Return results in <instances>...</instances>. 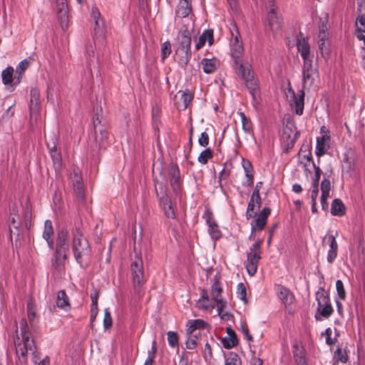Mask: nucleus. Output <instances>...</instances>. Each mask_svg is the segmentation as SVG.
<instances>
[{
    "instance_id": "obj_62",
    "label": "nucleus",
    "mask_w": 365,
    "mask_h": 365,
    "mask_svg": "<svg viewBox=\"0 0 365 365\" xmlns=\"http://www.w3.org/2000/svg\"><path fill=\"white\" fill-rule=\"evenodd\" d=\"M20 329L22 338H24V336H29V327L25 319H22L21 321L20 322Z\"/></svg>"
},
{
    "instance_id": "obj_33",
    "label": "nucleus",
    "mask_w": 365,
    "mask_h": 365,
    "mask_svg": "<svg viewBox=\"0 0 365 365\" xmlns=\"http://www.w3.org/2000/svg\"><path fill=\"white\" fill-rule=\"evenodd\" d=\"M22 344L26 348L28 351H30L33 356V361L34 363H37V360L39 359L36 353V346L35 345L34 339L30 340V337L24 336L22 338Z\"/></svg>"
},
{
    "instance_id": "obj_60",
    "label": "nucleus",
    "mask_w": 365,
    "mask_h": 365,
    "mask_svg": "<svg viewBox=\"0 0 365 365\" xmlns=\"http://www.w3.org/2000/svg\"><path fill=\"white\" fill-rule=\"evenodd\" d=\"M171 51L170 43L168 41L164 42L161 46L162 59L166 58L171 53Z\"/></svg>"
},
{
    "instance_id": "obj_13",
    "label": "nucleus",
    "mask_w": 365,
    "mask_h": 365,
    "mask_svg": "<svg viewBox=\"0 0 365 365\" xmlns=\"http://www.w3.org/2000/svg\"><path fill=\"white\" fill-rule=\"evenodd\" d=\"M95 142L98 149H106L109 144V133L106 127H101L95 131Z\"/></svg>"
},
{
    "instance_id": "obj_16",
    "label": "nucleus",
    "mask_w": 365,
    "mask_h": 365,
    "mask_svg": "<svg viewBox=\"0 0 365 365\" xmlns=\"http://www.w3.org/2000/svg\"><path fill=\"white\" fill-rule=\"evenodd\" d=\"M329 141L330 135L328 134H324L317 138L315 154L318 158L324 155L329 148Z\"/></svg>"
},
{
    "instance_id": "obj_39",
    "label": "nucleus",
    "mask_w": 365,
    "mask_h": 365,
    "mask_svg": "<svg viewBox=\"0 0 365 365\" xmlns=\"http://www.w3.org/2000/svg\"><path fill=\"white\" fill-rule=\"evenodd\" d=\"M30 109H36L40 105V93L37 88H32L30 91Z\"/></svg>"
},
{
    "instance_id": "obj_42",
    "label": "nucleus",
    "mask_w": 365,
    "mask_h": 365,
    "mask_svg": "<svg viewBox=\"0 0 365 365\" xmlns=\"http://www.w3.org/2000/svg\"><path fill=\"white\" fill-rule=\"evenodd\" d=\"M241 118L242 129L247 133L252 131V123L250 118H247L243 112L239 113Z\"/></svg>"
},
{
    "instance_id": "obj_6",
    "label": "nucleus",
    "mask_w": 365,
    "mask_h": 365,
    "mask_svg": "<svg viewBox=\"0 0 365 365\" xmlns=\"http://www.w3.org/2000/svg\"><path fill=\"white\" fill-rule=\"evenodd\" d=\"M317 301V313L324 318H329L334 312L329 294L324 287H319L316 292Z\"/></svg>"
},
{
    "instance_id": "obj_55",
    "label": "nucleus",
    "mask_w": 365,
    "mask_h": 365,
    "mask_svg": "<svg viewBox=\"0 0 365 365\" xmlns=\"http://www.w3.org/2000/svg\"><path fill=\"white\" fill-rule=\"evenodd\" d=\"M330 190H331L330 180L328 178H324V179L321 182L322 195H329Z\"/></svg>"
},
{
    "instance_id": "obj_12",
    "label": "nucleus",
    "mask_w": 365,
    "mask_h": 365,
    "mask_svg": "<svg viewBox=\"0 0 365 365\" xmlns=\"http://www.w3.org/2000/svg\"><path fill=\"white\" fill-rule=\"evenodd\" d=\"M271 213V209L269 207H264L260 212L258 214L257 217L251 223L252 233L255 230L262 231L266 224L269 215Z\"/></svg>"
},
{
    "instance_id": "obj_35",
    "label": "nucleus",
    "mask_w": 365,
    "mask_h": 365,
    "mask_svg": "<svg viewBox=\"0 0 365 365\" xmlns=\"http://www.w3.org/2000/svg\"><path fill=\"white\" fill-rule=\"evenodd\" d=\"M361 4H359L357 10L360 14H358L356 19L355 26L357 33L363 34L365 33V13H361Z\"/></svg>"
},
{
    "instance_id": "obj_54",
    "label": "nucleus",
    "mask_w": 365,
    "mask_h": 365,
    "mask_svg": "<svg viewBox=\"0 0 365 365\" xmlns=\"http://www.w3.org/2000/svg\"><path fill=\"white\" fill-rule=\"evenodd\" d=\"M304 61L302 72L314 71V69H318L317 66H314L312 59L310 56L306 57L305 58H302Z\"/></svg>"
},
{
    "instance_id": "obj_26",
    "label": "nucleus",
    "mask_w": 365,
    "mask_h": 365,
    "mask_svg": "<svg viewBox=\"0 0 365 365\" xmlns=\"http://www.w3.org/2000/svg\"><path fill=\"white\" fill-rule=\"evenodd\" d=\"M293 355L297 365H308L304 349L302 346L294 344L293 346Z\"/></svg>"
},
{
    "instance_id": "obj_44",
    "label": "nucleus",
    "mask_w": 365,
    "mask_h": 365,
    "mask_svg": "<svg viewBox=\"0 0 365 365\" xmlns=\"http://www.w3.org/2000/svg\"><path fill=\"white\" fill-rule=\"evenodd\" d=\"M255 206H257L255 200L250 197L246 211L247 220H250L257 216V212L255 211Z\"/></svg>"
},
{
    "instance_id": "obj_57",
    "label": "nucleus",
    "mask_w": 365,
    "mask_h": 365,
    "mask_svg": "<svg viewBox=\"0 0 365 365\" xmlns=\"http://www.w3.org/2000/svg\"><path fill=\"white\" fill-rule=\"evenodd\" d=\"M162 209L164 212V215L167 218L173 220L176 218V215L173 204L165 206L162 207Z\"/></svg>"
},
{
    "instance_id": "obj_40",
    "label": "nucleus",
    "mask_w": 365,
    "mask_h": 365,
    "mask_svg": "<svg viewBox=\"0 0 365 365\" xmlns=\"http://www.w3.org/2000/svg\"><path fill=\"white\" fill-rule=\"evenodd\" d=\"M157 353V342L155 340H153L152 342V347L148 351V357L145 359L143 365H153L154 359L155 358Z\"/></svg>"
},
{
    "instance_id": "obj_31",
    "label": "nucleus",
    "mask_w": 365,
    "mask_h": 365,
    "mask_svg": "<svg viewBox=\"0 0 365 365\" xmlns=\"http://www.w3.org/2000/svg\"><path fill=\"white\" fill-rule=\"evenodd\" d=\"M178 93H180V101H178L177 103L179 108L185 110L192 101L193 94L187 89L184 91H180Z\"/></svg>"
},
{
    "instance_id": "obj_48",
    "label": "nucleus",
    "mask_w": 365,
    "mask_h": 365,
    "mask_svg": "<svg viewBox=\"0 0 365 365\" xmlns=\"http://www.w3.org/2000/svg\"><path fill=\"white\" fill-rule=\"evenodd\" d=\"M312 165L314 170V175L312 177V187H319V182L322 172L320 168L318 165H316L314 162H312Z\"/></svg>"
},
{
    "instance_id": "obj_15",
    "label": "nucleus",
    "mask_w": 365,
    "mask_h": 365,
    "mask_svg": "<svg viewBox=\"0 0 365 365\" xmlns=\"http://www.w3.org/2000/svg\"><path fill=\"white\" fill-rule=\"evenodd\" d=\"M67 257V252L56 250L51 262L52 268L57 272L63 271Z\"/></svg>"
},
{
    "instance_id": "obj_7",
    "label": "nucleus",
    "mask_w": 365,
    "mask_h": 365,
    "mask_svg": "<svg viewBox=\"0 0 365 365\" xmlns=\"http://www.w3.org/2000/svg\"><path fill=\"white\" fill-rule=\"evenodd\" d=\"M202 218L205 220L208 227V233L213 240H217L222 237L220 227L214 219V215L210 207L205 206Z\"/></svg>"
},
{
    "instance_id": "obj_61",
    "label": "nucleus",
    "mask_w": 365,
    "mask_h": 365,
    "mask_svg": "<svg viewBox=\"0 0 365 365\" xmlns=\"http://www.w3.org/2000/svg\"><path fill=\"white\" fill-rule=\"evenodd\" d=\"M242 167L245 173V176L253 175V168L252 163L249 160L242 159Z\"/></svg>"
},
{
    "instance_id": "obj_36",
    "label": "nucleus",
    "mask_w": 365,
    "mask_h": 365,
    "mask_svg": "<svg viewBox=\"0 0 365 365\" xmlns=\"http://www.w3.org/2000/svg\"><path fill=\"white\" fill-rule=\"evenodd\" d=\"M56 305L58 307L66 309L70 308L69 299L64 290H61L58 292L56 297Z\"/></svg>"
},
{
    "instance_id": "obj_32",
    "label": "nucleus",
    "mask_w": 365,
    "mask_h": 365,
    "mask_svg": "<svg viewBox=\"0 0 365 365\" xmlns=\"http://www.w3.org/2000/svg\"><path fill=\"white\" fill-rule=\"evenodd\" d=\"M207 326V323L202 319L190 320L187 324V334H195L197 329H204Z\"/></svg>"
},
{
    "instance_id": "obj_45",
    "label": "nucleus",
    "mask_w": 365,
    "mask_h": 365,
    "mask_svg": "<svg viewBox=\"0 0 365 365\" xmlns=\"http://www.w3.org/2000/svg\"><path fill=\"white\" fill-rule=\"evenodd\" d=\"M212 158V153L210 148H206L202 151L197 158V160L202 165L207 163L208 160Z\"/></svg>"
},
{
    "instance_id": "obj_52",
    "label": "nucleus",
    "mask_w": 365,
    "mask_h": 365,
    "mask_svg": "<svg viewBox=\"0 0 365 365\" xmlns=\"http://www.w3.org/2000/svg\"><path fill=\"white\" fill-rule=\"evenodd\" d=\"M168 341L169 345L175 348L178 346V335L176 332L170 331L168 332Z\"/></svg>"
},
{
    "instance_id": "obj_18",
    "label": "nucleus",
    "mask_w": 365,
    "mask_h": 365,
    "mask_svg": "<svg viewBox=\"0 0 365 365\" xmlns=\"http://www.w3.org/2000/svg\"><path fill=\"white\" fill-rule=\"evenodd\" d=\"M68 232L66 229L58 231L56 239V250L68 252Z\"/></svg>"
},
{
    "instance_id": "obj_41",
    "label": "nucleus",
    "mask_w": 365,
    "mask_h": 365,
    "mask_svg": "<svg viewBox=\"0 0 365 365\" xmlns=\"http://www.w3.org/2000/svg\"><path fill=\"white\" fill-rule=\"evenodd\" d=\"M262 182H257L255 187L251 195V198L254 199L255 200L257 208L259 210L262 205V199L259 195V190L262 186Z\"/></svg>"
},
{
    "instance_id": "obj_11",
    "label": "nucleus",
    "mask_w": 365,
    "mask_h": 365,
    "mask_svg": "<svg viewBox=\"0 0 365 365\" xmlns=\"http://www.w3.org/2000/svg\"><path fill=\"white\" fill-rule=\"evenodd\" d=\"M288 92L291 94L292 103V106H294L297 115H301L303 113L304 105V89L299 90L296 94L292 88H288Z\"/></svg>"
},
{
    "instance_id": "obj_25",
    "label": "nucleus",
    "mask_w": 365,
    "mask_h": 365,
    "mask_svg": "<svg viewBox=\"0 0 365 365\" xmlns=\"http://www.w3.org/2000/svg\"><path fill=\"white\" fill-rule=\"evenodd\" d=\"M207 41L209 45L211 46L214 42L213 30L206 29L199 37L198 41L195 44V49L199 50L205 46V42Z\"/></svg>"
},
{
    "instance_id": "obj_58",
    "label": "nucleus",
    "mask_w": 365,
    "mask_h": 365,
    "mask_svg": "<svg viewBox=\"0 0 365 365\" xmlns=\"http://www.w3.org/2000/svg\"><path fill=\"white\" fill-rule=\"evenodd\" d=\"M197 334H189V337L185 342L187 349H194L197 346Z\"/></svg>"
},
{
    "instance_id": "obj_14",
    "label": "nucleus",
    "mask_w": 365,
    "mask_h": 365,
    "mask_svg": "<svg viewBox=\"0 0 365 365\" xmlns=\"http://www.w3.org/2000/svg\"><path fill=\"white\" fill-rule=\"evenodd\" d=\"M261 254L249 252L247 255L246 269L248 274L253 276L257 270L259 261L261 259Z\"/></svg>"
},
{
    "instance_id": "obj_22",
    "label": "nucleus",
    "mask_w": 365,
    "mask_h": 365,
    "mask_svg": "<svg viewBox=\"0 0 365 365\" xmlns=\"http://www.w3.org/2000/svg\"><path fill=\"white\" fill-rule=\"evenodd\" d=\"M178 46L177 48L191 50V35L189 30L184 29L180 32V36L178 37Z\"/></svg>"
},
{
    "instance_id": "obj_19",
    "label": "nucleus",
    "mask_w": 365,
    "mask_h": 365,
    "mask_svg": "<svg viewBox=\"0 0 365 365\" xmlns=\"http://www.w3.org/2000/svg\"><path fill=\"white\" fill-rule=\"evenodd\" d=\"M299 38L297 42V48L302 58L310 56V45L308 42V38L304 36V34L300 32Z\"/></svg>"
},
{
    "instance_id": "obj_17",
    "label": "nucleus",
    "mask_w": 365,
    "mask_h": 365,
    "mask_svg": "<svg viewBox=\"0 0 365 365\" xmlns=\"http://www.w3.org/2000/svg\"><path fill=\"white\" fill-rule=\"evenodd\" d=\"M133 283V289L135 293L140 295L143 292V286L145 283L144 280V270H138L133 271L131 272Z\"/></svg>"
},
{
    "instance_id": "obj_50",
    "label": "nucleus",
    "mask_w": 365,
    "mask_h": 365,
    "mask_svg": "<svg viewBox=\"0 0 365 365\" xmlns=\"http://www.w3.org/2000/svg\"><path fill=\"white\" fill-rule=\"evenodd\" d=\"M237 294L239 299H240L245 304L247 302V289L244 283L240 282L237 284Z\"/></svg>"
},
{
    "instance_id": "obj_29",
    "label": "nucleus",
    "mask_w": 365,
    "mask_h": 365,
    "mask_svg": "<svg viewBox=\"0 0 365 365\" xmlns=\"http://www.w3.org/2000/svg\"><path fill=\"white\" fill-rule=\"evenodd\" d=\"M331 213L334 216H343L346 213V207L340 199H334L331 205Z\"/></svg>"
},
{
    "instance_id": "obj_27",
    "label": "nucleus",
    "mask_w": 365,
    "mask_h": 365,
    "mask_svg": "<svg viewBox=\"0 0 365 365\" xmlns=\"http://www.w3.org/2000/svg\"><path fill=\"white\" fill-rule=\"evenodd\" d=\"M176 54L178 56V62L181 68L185 69L191 57H192L191 50L187 51L186 49L177 48Z\"/></svg>"
},
{
    "instance_id": "obj_23",
    "label": "nucleus",
    "mask_w": 365,
    "mask_h": 365,
    "mask_svg": "<svg viewBox=\"0 0 365 365\" xmlns=\"http://www.w3.org/2000/svg\"><path fill=\"white\" fill-rule=\"evenodd\" d=\"M226 331L228 337L222 339V344L225 349H231L238 344V339L235 331L231 327H227Z\"/></svg>"
},
{
    "instance_id": "obj_21",
    "label": "nucleus",
    "mask_w": 365,
    "mask_h": 365,
    "mask_svg": "<svg viewBox=\"0 0 365 365\" xmlns=\"http://www.w3.org/2000/svg\"><path fill=\"white\" fill-rule=\"evenodd\" d=\"M319 77V70L314 69L311 72H302V89H309L311 88L315 81V78Z\"/></svg>"
},
{
    "instance_id": "obj_3",
    "label": "nucleus",
    "mask_w": 365,
    "mask_h": 365,
    "mask_svg": "<svg viewBox=\"0 0 365 365\" xmlns=\"http://www.w3.org/2000/svg\"><path fill=\"white\" fill-rule=\"evenodd\" d=\"M328 23V16L326 15L324 17L319 19L318 24L319 32L317 34V43L321 56L324 58H328L330 53V41Z\"/></svg>"
},
{
    "instance_id": "obj_24",
    "label": "nucleus",
    "mask_w": 365,
    "mask_h": 365,
    "mask_svg": "<svg viewBox=\"0 0 365 365\" xmlns=\"http://www.w3.org/2000/svg\"><path fill=\"white\" fill-rule=\"evenodd\" d=\"M268 24L272 31H277L282 27V19L277 15L274 9L269 11L267 14Z\"/></svg>"
},
{
    "instance_id": "obj_20",
    "label": "nucleus",
    "mask_w": 365,
    "mask_h": 365,
    "mask_svg": "<svg viewBox=\"0 0 365 365\" xmlns=\"http://www.w3.org/2000/svg\"><path fill=\"white\" fill-rule=\"evenodd\" d=\"M277 296L282 301V302L287 307L290 305L294 299L293 294L285 287L282 285H278L277 288Z\"/></svg>"
},
{
    "instance_id": "obj_10",
    "label": "nucleus",
    "mask_w": 365,
    "mask_h": 365,
    "mask_svg": "<svg viewBox=\"0 0 365 365\" xmlns=\"http://www.w3.org/2000/svg\"><path fill=\"white\" fill-rule=\"evenodd\" d=\"M325 242L329 244V250L327 252V259L329 264H332L338 255V244L336 237L333 235H326L322 240V244Z\"/></svg>"
},
{
    "instance_id": "obj_59",
    "label": "nucleus",
    "mask_w": 365,
    "mask_h": 365,
    "mask_svg": "<svg viewBox=\"0 0 365 365\" xmlns=\"http://www.w3.org/2000/svg\"><path fill=\"white\" fill-rule=\"evenodd\" d=\"M113 324V319L111 314L108 309H105V314L103 319V327L105 330L109 329Z\"/></svg>"
},
{
    "instance_id": "obj_51",
    "label": "nucleus",
    "mask_w": 365,
    "mask_h": 365,
    "mask_svg": "<svg viewBox=\"0 0 365 365\" xmlns=\"http://www.w3.org/2000/svg\"><path fill=\"white\" fill-rule=\"evenodd\" d=\"M336 289L339 298L341 300H344L346 297V291L344 289V283L341 280L338 279L336 282Z\"/></svg>"
},
{
    "instance_id": "obj_37",
    "label": "nucleus",
    "mask_w": 365,
    "mask_h": 365,
    "mask_svg": "<svg viewBox=\"0 0 365 365\" xmlns=\"http://www.w3.org/2000/svg\"><path fill=\"white\" fill-rule=\"evenodd\" d=\"M76 176V182L73 183V189L74 192L76 195V197L79 201H83L84 200V189L83 185L82 182V179L80 177L77 176V174H75Z\"/></svg>"
},
{
    "instance_id": "obj_9",
    "label": "nucleus",
    "mask_w": 365,
    "mask_h": 365,
    "mask_svg": "<svg viewBox=\"0 0 365 365\" xmlns=\"http://www.w3.org/2000/svg\"><path fill=\"white\" fill-rule=\"evenodd\" d=\"M168 176L170 184L175 194H178L182 187V181L180 179V173L178 166L176 164L170 163L168 167Z\"/></svg>"
},
{
    "instance_id": "obj_34",
    "label": "nucleus",
    "mask_w": 365,
    "mask_h": 365,
    "mask_svg": "<svg viewBox=\"0 0 365 365\" xmlns=\"http://www.w3.org/2000/svg\"><path fill=\"white\" fill-rule=\"evenodd\" d=\"M201 64L205 73H212L217 70V60L215 58H202Z\"/></svg>"
},
{
    "instance_id": "obj_30",
    "label": "nucleus",
    "mask_w": 365,
    "mask_h": 365,
    "mask_svg": "<svg viewBox=\"0 0 365 365\" xmlns=\"http://www.w3.org/2000/svg\"><path fill=\"white\" fill-rule=\"evenodd\" d=\"M30 61L28 58H25L21 61L16 68V73L17 76H14V84L18 85L21 82L22 76L25 71L29 67Z\"/></svg>"
},
{
    "instance_id": "obj_49",
    "label": "nucleus",
    "mask_w": 365,
    "mask_h": 365,
    "mask_svg": "<svg viewBox=\"0 0 365 365\" xmlns=\"http://www.w3.org/2000/svg\"><path fill=\"white\" fill-rule=\"evenodd\" d=\"M225 365H242V361L237 354L230 352L226 359Z\"/></svg>"
},
{
    "instance_id": "obj_4",
    "label": "nucleus",
    "mask_w": 365,
    "mask_h": 365,
    "mask_svg": "<svg viewBox=\"0 0 365 365\" xmlns=\"http://www.w3.org/2000/svg\"><path fill=\"white\" fill-rule=\"evenodd\" d=\"M299 135V132L297 130L293 120L287 118L284 125L281 137L282 146L284 153H289L293 148Z\"/></svg>"
},
{
    "instance_id": "obj_5",
    "label": "nucleus",
    "mask_w": 365,
    "mask_h": 365,
    "mask_svg": "<svg viewBox=\"0 0 365 365\" xmlns=\"http://www.w3.org/2000/svg\"><path fill=\"white\" fill-rule=\"evenodd\" d=\"M160 180L155 178L153 181L156 196L159 201V205L162 208L165 206L172 204L171 198L168 195L167 177L165 171L162 169L160 172Z\"/></svg>"
},
{
    "instance_id": "obj_8",
    "label": "nucleus",
    "mask_w": 365,
    "mask_h": 365,
    "mask_svg": "<svg viewBox=\"0 0 365 365\" xmlns=\"http://www.w3.org/2000/svg\"><path fill=\"white\" fill-rule=\"evenodd\" d=\"M91 16L95 21V28L93 38L95 41H99L103 42L104 35V21L101 18V13L98 9L96 6H93L91 9Z\"/></svg>"
},
{
    "instance_id": "obj_64",
    "label": "nucleus",
    "mask_w": 365,
    "mask_h": 365,
    "mask_svg": "<svg viewBox=\"0 0 365 365\" xmlns=\"http://www.w3.org/2000/svg\"><path fill=\"white\" fill-rule=\"evenodd\" d=\"M198 143L202 147H206L209 144V135L206 132L201 133L198 139Z\"/></svg>"
},
{
    "instance_id": "obj_56",
    "label": "nucleus",
    "mask_w": 365,
    "mask_h": 365,
    "mask_svg": "<svg viewBox=\"0 0 365 365\" xmlns=\"http://www.w3.org/2000/svg\"><path fill=\"white\" fill-rule=\"evenodd\" d=\"M28 351H29L22 343H19L16 346V352L17 356H19L20 355L23 358L24 362H26L27 361L26 355Z\"/></svg>"
},
{
    "instance_id": "obj_38",
    "label": "nucleus",
    "mask_w": 365,
    "mask_h": 365,
    "mask_svg": "<svg viewBox=\"0 0 365 365\" xmlns=\"http://www.w3.org/2000/svg\"><path fill=\"white\" fill-rule=\"evenodd\" d=\"M14 68L11 66H8L6 69L2 71L1 77L2 81L5 85L14 84V77H13Z\"/></svg>"
},
{
    "instance_id": "obj_2",
    "label": "nucleus",
    "mask_w": 365,
    "mask_h": 365,
    "mask_svg": "<svg viewBox=\"0 0 365 365\" xmlns=\"http://www.w3.org/2000/svg\"><path fill=\"white\" fill-rule=\"evenodd\" d=\"M72 251L76 262L81 265L82 258L91 254L88 241L83 237L81 223L75 225L72 230Z\"/></svg>"
},
{
    "instance_id": "obj_63",
    "label": "nucleus",
    "mask_w": 365,
    "mask_h": 365,
    "mask_svg": "<svg viewBox=\"0 0 365 365\" xmlns=\"http://www.w3.org/2000/svg\"><path fill=\"white\" fill-rule=\"evenodd\" d=\"M51 155V159L53 162V163L56 165H61V161H62V158H61V152L59 150L58 151H53V152H51V153H50Z\"/></svg>"
},
{
    "instance_id": "obj_1",
    "label": "nucleus",
    "mask_w": 365,
    "mask_h": 365,
    "mask_svg": "<svg viewBox=\"0 0 365 365\" xmlns=\"http://www.w3.org/2000/svg\"><path fill=\"white\" fill-rule=\"evenodd\" d=\"M242 43H232V57L234 59V68L237 74L244 81L246 88L249 90L254 102L259 95L260 88L258 79L255 77L250 65H244L241 59L243 53Z\"/></svg>"
},
{
    "instance_id": "obj_43",
    "label": "nucleus",
    "mask_w": 365,
    "mask_h": 365,
    "mask_svg": "<svg viewBox=\"0 0 365 365\" xmlns=\"http://www.w3.org/2000/svg\"><path fill=\"white\" fill-rule=\"evenodd\" d=\"M222 292V289L220 286V283L218 279H215L211 287V295L212 297V299L215 300L220 298Z\"/></svg>"
},
{
    "instance_id": "obj_53",
    "label": "nucleus",
    "mask_w": 365,
    "mask_h": 365,
    "mask_svg": "<svg viewBox=\"0 0 365 365\" xmlns=\"http://www.w3.org/2000/svg\"><path fill=\"white\" fill-rule=\"evenodd\" d=\"M334 359L337 361L346 363L348 360V356L345 351H342L341 348H338L334 352Z\"/></svg>"
},
{
    "instance_id": "obj_46",
    "label": "nucleus",
    "mask_w": 365,
    "mask_h": 365,
    "mask_svg": "<svg viewBox=\"0 0 365 365\" xmlns=\"http://www.w3.org/2000/svg\"><path fill=\"white\" fill-rule=\"evenodd\" d=\"M53 235V228L52 222L50 220H46L44 222V229L43 232V237L44 240H48Z\"/></svg>"
},
{
    "instance_id": "obj_28",
    "label": "nucleus",
    "mask_w": 365,
    "mask_h": 365,
    "mask_svg": "<svg viewBox=\"0 0 365 365\" xmlns=\"http://www.w3.org/2000/svg\"><path fill=\"white\" fill-rule=\"evenodd\" d=\"M192 11V5L188 0H180L177 7L176 13L181 18H185Z\"/></svg>"
},
{
    "instance_id": "obj_47",
    "label": "nucleus",
    "mask_w": 365,
    "mask_h": 365,
    "mask_svg": "<svg viewBox=\"0 0 365 365\" xmlns=\"http://www.w3.org/2000/svg\"><path fill=\"white\" fill-rule=\"evenodd\" d=\"M143 269V262L141 257L138 255H135V258L133 259L130 264V271H138Z\"/></svg>"
}]
</instances>
